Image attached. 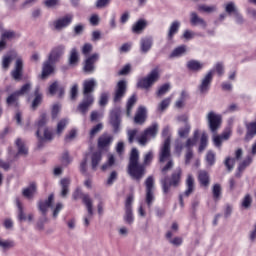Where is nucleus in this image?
<instances>
[{
	"label": "nucleus",
	"instance_id": "obj_1",
	"mask_svg": "<svg viewBox=\"0 0 256 256\" xmlns=\"http://www.w3.org/2000/svg\"><path fill=\"white\" fill-rule=\"evenodd\" d=\"M153 151H148L144 155L143 164L139 163V150L137 148H133L130 153L129 164H128V173L132 179H136V181H140L143 179V175H145V168L149 167L153 162Z\"/></svg>",
	"mask_w": 256,
	"mask_h": 256
},
{
	"label": "nucleus",
	"instance_id": "obj_2",
	"mask_svg": "<svg viewBox=\"0 0 256 256\" xmlns=\"http://www.w3.org/2000/svg\"><path fill=\"white\" fill-rule=\"evenodd\" d=\"M65 53V46L60 45L53 48L48 55V59L43 63L41 79H47L53 71H55V63L61 59V56Z\"/></svg>",
	"mask_w": 256,
	"mask_h": 256
},
{
	"label": "nucleus",
	"instance_id": "obj_3",
	"mask_svg": "<svg viewBox=\"0 0 256 256\" xmlns=\"http://www.w3.org/2000/svg\"><path fill=\"white\" fill-rule=\"evenodd\" d=\"M65 53V46L60 45L53 48L48 55V59L43 63L41 79H47L53 71H55V63L61 59V56Z\"/></svg>",
	"mask_w": 256,
	"mask_h": 256
},
{
	"label": "nucleus",
	"instance_id": "obj_4",
	"mask_svg": "<svg viewBox=\"0 0 256 256\" xmlns=\"http://www.w3.org/2000/svg\"><path fill=\"white\" fill-rule=\"evenodd\" d=\"M215 71L219 75V77L223 76L225 73V67L223 66V63H216L214 69L209 70L204 75V77H202L198 86L201 95H207V93H209V89H211V83H213V75H215Z\"/></svg>",
	"mask_w": 256,
	"mask_h": 256
},
{
	"label": "nucleus",
	"instance_id": "obj_5",
	"mask_svg": "<svg viewBox=\"0 0 256 256\" xmlns=\"http://www.w3.org/2000/svg\"><path fill=\"white\" fill-rule=\"evenodd\" d=\"M168 161L167 164L162 168V173H167L170 169H173V159H171V138L167 137L164 140L159 152V162L165 163Z\"/></svg>",
	"mask_w": 256,
	"mask_h": 256
},
{
	"label": "nucleus",
	"instance_id": "obj_6",
	"mask_svg": "<svg viewBox=\"0 0 256 256\" xmlns=\"http://www.w3.org/2000/svg\"><path fill=\"white\" fill-rule=\"evenodd\" d=\"M183 176V170L181 167L176 168L170 177H165L160 180L162 185V191L165 195L169 193L171 187L177 188L181 185V177Z\"/></svg>",
	"mask_w": 256,
	"mask_h": 256
},
{
	"label": "nucleus",
	"instance_id": "obj_7",
	"mask_svg": "<svg viewBox=\"0 0 256 256\" xmlns=\"http://www.w3.org/2000/svg\"><path fill=\"white\" fill-rule=\"evenodd\" d=\"M159 132V124L154 122L150 127H148L144 132L137 138L139 145L145 147L147 142L149 141V137L155 138L157 137V133Z\"/></svg>",
	"mask_w": 256,
	"mask_h": 256
},
{
	"label": "nucleus",
	"instance_id": "obj_8",
	"mask_svg": "<svg viewBox=\"0 0 256 256\" xmlns=\"http://www.w3.org/2000/svg\"><path fill=\"white\" fill-rule=\"evenodd\" d=\"M156 81H159V70L153 69L147 77L140 79L137 83V87L140 89H149Z\"/></svg>",
	"mask_w": 256,
	"mask_h": 256
},
{
	"label": "nucleus",
	"instance_id": "obj_9",
	"mask_svg": "<svg viewBox=\"0 0 256 256\" xmlns=\"http://www.w3.org/2000/svg\"><path fill=\"white\" fill-rule=\"evenodd\" d=\"M146 186V204L148 207L153 205L155 201V178L153 176H148L145 181Z\"/></svg>",
	"mask_w": 256,
	"mask_h": 256
},
{
	"label": "nucleus",
	"instance_id": "obj_10",
	"mask_svg": "<svg viewBox=\"0 0 256 256\" xmlns=\"http://www.w3.org/2000/svg\"><path fill=\"white\" fill-rule=\"evenodd\" d=\"M195 191V178L193 175L188 174L186 178V190L183 194L179 195V203L181 207H185V202H183V197H189Z\"/></svg>",
	"mask_w": 256,
	"mask_h": 256
},
{
	"label": "nucleus",
	"instance_id": "obj_11",
	"mask_svg": "<svg viewBox=\"0 0 256 256\" xmlns=\"http://www.w3.org/2000/svg\"><path fill=\"white\" fill-rule=\"evenodd\" d=\"M207 121L209 125V129L212 133H217L219 127H221L222 118L221 115L215 113L214 111H210L207 114Z\"/></svg>",
	"mask_w": 256,
	"mask_h": 256
},
{
	"label": "nucleus",
	"instance_id": "obj_12",
	"mask_svg": "<svg viewBox=\"0 0 256 256\" xmlns=\"http://www.w3.org/2000/svg\"><path fill=\"white\" fill-rule=\"evenodd\" d=\"M82 203H84L88 213L86 216H84V225L85 227H89V220L93 219V199H91L89 194H84L82 197Z\"/></svg>",
	"mask_w": 256,
	"mask_h": 256
},
{
	"label": "nucleus",
	"instance_id": "obj_13",
	"mask_svg": "<svg viewBox=\"0 0 256 256\" xmlns=\"http://www.w3.org/2000/svg\"><path fill=\"white\" fill-rule=\"evenodd\" d=\"M133 195H129L125 202V214H124V221L128 225H133L135 221V217L133 216Z\"/></svg>",
	"mask_w": 256,
	"mask_h": 256
},
{
	"label": "nucleus",
	"instance_id": "obj_14",
	"mask_svg": "<svg viewBox=\"0 0 256 256\" xmlns=\"http://www.w3.org/2000/svg\"><path fill=\"white\" fill-rule=\"evenodd\" d=\"M127 93V81L120 80L117 85L114 92V103H121V100L125 97V94Z\"/></svg>",
	"mask_w": 256,
	"mask_h": 256
},
{
	"label": "nucleus",
	"instance_id": "obj_15",
	"mask_svg": "<svg viewBox=\"0 0 256 256\" xmlns=\"http://www.w3.org/2000/svg\"><path fill=\"white\" fill-rule=\"evenodd\" d=\"M110 124L114 133H119L121 127V108H115L110 112Z\"/></svg>",
	"mask_w": 256,
	"mask_h": 256
},
{
	"label": "nucleus",
	"instance_id": "obj_16",
	"mask_svg": "<svg viewBox=\"0 0 256 256\" xmlns=\"http://www.w3.org/2000/svg\"><path fill=\"white\" fill-rule=\"evenodd\" d=\"M97 61H99L98 53H94L91 56H89L84 62V73H95V63H97Z\"/></svg>",
	"mask_w": 256,
	"mask_h": 256
},
{
	"label": "nucleus",
	"instance_id": "obj_17",
	"mask_svg": "<svg viewBox=\"0 0 256 256\" xmlns=\"http://www.w3.org/2000/svg\"><path fill=\"white\" fill-rule=\"evenodd\" d=\"M11 77L14 81H21L23 77V59L17 58L14 64V69L11 71Z\"/></svg>",
	"mask_w": 256,
	"mask_h": 256
},
{
	"label": "nucleus",
	"instance_id": "obj_18",
	"mask_svg": "<svg viewBox=\"0 0 256 256\" xmlns=\"http://www.w3.org/2000/svg\"><path fill=\"white\" fill-rule=\"evenodd\" d=\"M95 103V98L93 96H84L82 102L78 105L77 109L81 115H87L89 107Z\"/></svg>",
	"mask_w": 256,
	"mask_h": 256
},
{
	"label": "nucleus",
	"instance_id": "obj_19",
	"mask_svg": "<svg viewBox=\"0 0 256 256\" xmlns=\"http://www.w3.org/2000/svg\"><path fill=\"white\" fill-rule=\"evenodd\" d=\"M70 23H73V15L68 14L54 21L53 26L56 31H61L62 29H65V27H69Z\"/></svg>",
	"mask_w": 256,
	"mask_h": 256
},
{
	"label": "nucleus",
	"instance_id": "obj_20",
	"mask_svg": "<svg viewBox=\"0 0 256 256\" xmlns=\"http://www.w3.org/2000/svg\"><path fill=\"white\" fill-rule=\"evenodd\" d=\"M243 157V149L238 148L235 151V158L227 157L224 165L227 167L228 171H233V167H235L236 161H241V158Z\"/></svg>",
	"mask_w": 256,
	"mask_h": 256
},
{
	"label": "nucleus",
	"instance_id": "obj_21",
	"mask_svg": "<svg viewBox=\"0 0 256 256\" xmlns=\"http://www.w3.org/2000/svg\"><path fill=\"white\" fill-rule=\"evenodd\" d=\"M14 59H17L16 51L11 50L7 54H5L2 57V69H4V71H8L9 67H11V63H13Z\"/></svg>",
	"mask_w": 256,
	"mask_h": 256
},
{
	"label": "nucleus",
	"instance_id": "obj_22",
	"mask_svg": "<svg viewBox=\"0 0 256 256\" xmlns=\"http://www.w3.org/2000/svg\"><path fill=\"white\" fill-rule=\"evenodd\" d=\"M190 23L193 27H201L202 29H207V22L196 12L190 13Z\"/></svg>",
	"mask_w": 256,
	"mask_h": 256
},
{
	"label": "nucleus",
	"instance_id": "obj_23",
	"mask_svg": "<svg viewBox=\"0 0 256 256\" xmlns=\"http://www.w3.org/2000/svg\"><path fill=\"white\" fill-rule=\"evenodd\" d=\"M97 86V81H95V79H89V80H85L83 83V95L84 97L89 96V97H93V95L91 93H93V91H95V87Z\"/></svg>",
	"mask_w": 256,
	"mask_h": 256
},
{
	"label": "nucleus",
	"instance_id": "obj_24",
	"mask_svg": "<svg viewBox=\"0 0 256 256\" xmlns=\"http://www.w3.org/2000/svg\"><path fill=\"white\" fill-rule=\"evenodd\" d=\"M153 48L152 36L142 37L140 39V52L146 55V53Z\"/></svg>",
	"mask_w": 256,
	"mask_h": 256
},
{
	"label": "nucleus",
	"instance_id": "obj_25",
	"mask_svg": "<svg viewBox=\"0 0 256 256\" xmlns=\"http://www.w3.org/2000/svg\"><path fill=\"white\" fill-rule=\"evenodd\" d=\"M54 199H55V196L53 194H50L48 196L47 200L38 202V209L44 217H45V215H47V211H48L49 207H51V205H53Z\"/></svg>",
	"mask_w": 256,
	"mask_h": 256
},
{
	"label": "nucleus",
	"instance_id": "obj_26",
	"mask_svg": "<svg viewBox=\"0 0 256 256\" xmlns=\"http://www.w3.org/2000/svg\"><path fill=\"white\" fill-rule=\"evenodd\" d=\"M145 119H147V108H145V106H139L134 117V123L137 125H143V123H145Z\"/></svg>",
	"mask_w": 256,
	"mask_h": 256
},
{
	"label": "nucleus",
	"instance_id": "obj_27",
	"mask_svg": "<svg viewBox=\"0 0 256 256\" xmlns=\"http://www.w3.org/2000/svg\"><path fill=\"white\" fill-rule=\"evenodd\" d=\"M113 143V135L109 133H104L98 138V147L99 149H105Z\"/></svg>",
	"mask_w": 256,
	"mask_h": 256
},
{
	"label": "nucleus",
	"instance_id": "obj_28",
	"mask_svg": "<svg viewBox=\"0 0 256 256\" xmlns=\"http://www.w3.org/2000/svg\"><path fill=\"white\" fill-rule=\"evenodd\" d=\"M181 28V22L175 20L171 23L168 33H167V40L168 41H173V38L177 33H179V29Z\"/></svg>",
	"mask_w": 256,
	"mask_h": 256
},
{
	"label": "nucleus",
	"instance_id": "obj_29",
	"mask_svg": "<svg viewBox=\"0 0 256 256\" xmlns=\"http://www.w3.org/2000/svg\"><path fill=\"white\" fill-rule=\"evenodd\" d=\"M37 193V184L32 182L27 188H24L22 191L23 197L26 199H33Z\"/></svg>",
	"mask_w": 256,
	"mask_h": 256
},
{
	"label": "nucleus",
	"instance_id": "obj_30",
	"mask_svg": "<svg viewBox=\"0 0 256 256\" xmlns=\"http://www.w3.org/2000/svg\"><path fill=\"white\" fill-rule=\"evenodd\" d=\"M71 185V180L69 178H63L60 180V196L63 199L67 198V195H69V186Z\"/></svg>",
	"mask_w": 256,
	"mask_h": 256
},
{
	"label": "nucleus",
	"instance_id": "obj_31",
	"mask_svg": "<svg viewBox=\"0 0 256 256\" xmlns=\"http://www.w3.org/2000/svg\"><path fill=\"white\" fill-rule=\"evenodd\" d=\"M253 163V157L247 156L238 166V171L236 172V177H241V172L245 171L250 164Z\"/></svg>",
	"mask_w": 256,
	"mask_h": 256
},
{
	"label": "nucleus",
	"instance_id": "obj_32",
	"mask_svg": "<svg viewBox=\"0 0 256 256\" xmlns=\"http://www.w3.org/2000/svg\"><path fill=\"white\" fill-rule=\"evenodd\" d=\"M247 133L245 136V141H251L256 135V122H251L246 124Z\"/></svg>",
	"mask_w": 256,
	"mask_h": 256
},
{
	"label": "nucleus",
	"instance_id": "obj_33",
	"mask_svg": "<svg viewBox=\"0 0 256 256\" xmlns=\"http://www.w3.org/2000/svg\"><path fill=\"white\" fill-rule=\"evenodd\" d=\"M47 121H49V118L47 117L46 113H42L40 115V118L37 122V127L38 130L36 131V136L39 137V134L41 133V131H43V129H45V125H47Z\"/></svg>",
	"mask_w": 256,
	"mask_h": 256
},
{
	"label": "nucleus",
	"instance_id": "obj_34",
	"mask_svg": "<svg viewBox=\"0 0 256 256\" xmlns=\"http://www.w3.org/2000/svg\"><path fill=\"white\" fill-rule=\"evenodd\" d=\"M145 27H147V21H145L144 19H140L133 24L132 33H136L137 35H139L144 31Z\"/></svg>",
	"mask_w": 256,
	"mask_h": 256
},
{
	"label": "nucleus",
	"instance_id": "obj_35",
	"mask_svg": "<svg viewBox=\"0 0 256 256\" xmlns=\"http://www.w3.org/2000/svg\"><path fill=\"white\" fill-rule=\"evenodd\" d=\"M187 69L189 71H201L204 67L203 63H201L199 60H189L186 64Z\"/></svg>",
	"mask_w": 256,
	"mask_h": 256
},
{
	"label": "nucleus",
	"instance_id": "obj_36",
	"mask_svg": "<svg viewBox=\"0 0 256 256\" xmlns=\"http://www.w3.org/2000/svg\"><path fill=\"white\" fill-rule=\"evenodd\" d=\"M187 53V45H180L176 47L170 54L171 59H175L177 57H183Z\"/></svg>",
	"mask_w": 256,
	"mask_h": 256
},
{
	"label": "nucleus",
	"instance_id": "obj_37",
	"mask_svg": "<svg viewBox=\"0 0 256 256\" xmlns=\"http://www.w3.org/2000/svg\"><path fill=\"white\" fill-rule=\"evenodd\" d=\"M39 147H41V144L43 141H53V132L49 130V128L43 129V136H41V132L39 133Z\"/></svg>",
	"mask_w": 256,
	"mask_h": 256
},
{
	"label": "nucleus",
	"instance_id": "obj_38",
	"mask_svg": "<svg viewBox=\"0 0 256 256\" xmlns=\"http://www.w3.org/2000/svg\"><path fill=\"white\" fill-rule=\"evenodd\" d=\"M101 159H103V155L101 152H94L91 156V163H92V169L93 171H97V167L99 163H101Z\"/></svg>",
	"mask_w": 256,
	"mask_h": 256
},
{
	"label": "nucleus",
	"instance_id": "obj_39",
	"mask_svg": "<svg viewBox=\"0 0 256 256\" xmlns=\"http://www.w3.org/2000/svg\"><path fill=\"white\" fill-rule=\"evenodd\" d=\"M135 103H137V95L133 94L127 101L126 104V115L127 117H131V111H133V107H135Z\"/></svg>",
	"mask_w": 256,
	"mask_h": 256
},
{
	"label": "nucleus",
	"instance_id": "obj_40",
	"mask_svg": "<svg viewBox=\"0 0 256 256\" xmlns=\"http://www.w3.org/2000/svg\"><path fill=\"white\" fill-rule=\"evenodd\" d=\"M15 203L18 209L19 221H27V216L25 215V210L23 209V203H21V200H19V198H16Z\"/></svg>",
	"mask_w": 256,
	"mask_h": 256
},
{
	"label": "nucleus",
	"instance_id": "obj_41",
	"mask_svg": "<svg viewBox=\"0 0 256 256\" xmlns=\"http://www.w3.org/2000/svg\"><path fill=\"white\" fill-rule=\"evenodd\" d=\"M197 141H199V130H195L193 137L187 139L185 143L186 149L189 150L191 147H194V145H197Z\"/></svg>",
	"mask_w": 256,
	"mask_h": 256
},
{
	"label": "nucleus",
	"instance_id": "obj_42",
	"mask_svg": "<svg viewBox=\"0 0 256 256\" xmlns=\"http://www.w3.org/2000/svg\"><path fill=\"white\" fill-rule=\"evenodd\" d=\"M34 95L35 98L32 102V109H37V107L41 105V101L43 100V95L39 93V86L35 88Z\"/></svg>",
	"mask_w": 256,
	"mask_h": 256
},
{
	"label": "nucleus",
	"instance_id": "obj_43",
	"mask_svg": "<svg viewBox=\"0 0 256 256\" xmlns=\"http://www.w3.org/2000/svg\"><path fill=\"white\" fill-rule=\"evenodd\" d=\"M198 180L200 181V185H203V187H209V173L206 171L199 172Z\"/></svg>",
	"mask_w": 256,
	"mask_h": 256
},
{
	"label": "nucleus",
	"instance_id": "obj_44",
	"mask_svg": "<svg viewBox=\"0 0 256 256\" xmlns=\"http://www.w3.org/2000/svg\"><path fill=\"white\" fill-rule=\"evenodd\" d=\"M189 133H191V125H189V123H186L184 127H181L178 130V135L182 139H186V137H189Z\"/></svg>",
	"mask_w": 256,
	"mask_h": 256
},
{
	"label": "nucleus",
	"instance_id": "obj_45",
	"mask_svg": "<svg viewBox=\"0 0 256 256\" xmlns=\"http://www.w3.org/2000/svg\"><path fill=\"white\" fill-rule=\"evenodd\" d=\"M15 144L18 148V155H27V153H29V150H27V147H25V143H23L21 138H18Z\"/></svg>",
	"mask_w": 256,
	"mask_h": 256
},
{
	"label": "nucleus",
	"instance_id": "obj_46",
	"mask_svg": "<svg viewBox=\"0 0 256 256\" xmlns=\"http://www.w3.org/2000/svg\"><path fill=\"white\" fill-rule=\"evenodd\" d=\"M79 63V52H77V48H72L69 57V65H77Z\"/></svg>",
	"mask_w": 256,
	"mask_h": 256
},
{
	"label": "nucleus",
	"instance_id": "obj_47",
	"mask_svg": "<svg viewBox=\"0 0 256 256\" xmlns=\"http://www.w3.org/2000/svg\"><path fill=\"white\" fill-rule=\"evenodd\" d=\"M67 125H69V119L67 118L61 119L57 124V129H56L57 135H61L63 131H65V127H67Z\"/></svg>",
	"mask_w": 256,
	"mask_h": 256
},
{
	"label": "nucleus",
	"instance_id": "obj_48",
	"mask_svg": "<svg viewBox=\"0 0 256 256\" xmlns=\"http://www.w3.org/2000/svg\"><path fill=\"white\" fill-rule=\"evenodd\" d=\"M198 11L200 13H215L217 11V6H207L205 4L198 5Z\"/></svg>",
	"mask_w": 256,
	"mask_h": 256
},
{
	"label": "nucleus",
	"instance_id": "obj_49",
	"mask_svg": "<svg viewBox=\"0 0 256 256\" xmlns=\"http://www.w3.org/2000/svg\"><path fill=\"white\" fill-rule=\"evenodd\" d=\"M221 184H214L212 187V195L214 201H219L221 199Z\"/></svg>",
	"mask_w": 256,
	"mask_h": 256
},
{
	"label": "nucleus",
	"instance_id": "obj_50",
	"mask_svg": "<svg viewBox=\"0 0 256 256\" xmlns=\"http://www.w3.org/2000/svg\"><path fill=\"white\" fill-rule=\"evenodd\" d=\"M225 12L228 13V15H235L239 12L237 9V6L235 5V2H229L225 5Z\"/></svg>",
	"mask_w": 256,
	"mask_h": 256
},
{
	"label": "nucleus",
	"instance_id": "obj_51",
	"mask_svg": "<svg viewBox=\"0 0 256 256\" xmlns=\"http://www.w3.org/2000/svg\"><path fill=\"white\" fill-rule=\"evenodd\" d=\"M207 141H208V136L207 133H202L201 139H200V145L198 148L199 153H203L205 149H207Z\"/></svg>",
	"mask_w": 256,
	"mask_h": 256
},
{
	"label": "nucleus",
	"instance_id": "obj_52",
	"mask_svg": "<svg viewBox=\"0 0 256 256\" xmlns=\"http://www.w3.org/2000/svg\"><path fill=\"white\" fill-rule=\"evenodd\" d=\"M0 247H2L4 251H7V249H13V247H15V241L0 239Z\"/></svg>",
	"mask_w": 256,
	"mask_h": 256
},
{
	"label": "nucleus",
	"instance_id": "obj_53",
	"mask_svg": "<svg viewBox=\"0 0 256 256\" xmlns=\"http://www.w3.org/2000/svg\"><path fill=\"white\" fill-rule=\"evenodd\" d=\"M33 87V84H31V82H27L26 84H24L20 90H17L16 92L18 93V95H27L29 93V91H31V88Z\"/></svg>",
	"mask_w": 256,
	"mask_h": 256
},
{
	"label": "nucleus",
	"instance_id": "obj_54",
	"mask_svg": "<svg viewBox=\"0 0 256 256\" xmlns=\"http://www.w3.org/2000/svg\"><path fill=\"white\" fill-rule=\"evenodd\" d=\"M252 203H253V198H251V195L246 194L242 199L241 207H243V209H249Z\"/></svg>",
	"mask_w": 256,
	"mask_h": 256
},
{
	"label": "nucleus",
	"instance_id": "obj_55",
	"mask_svg": "<svg viewBox=\"0 0 256 256\" xmlns=\"http://www.w3.org/2000/svg\"><path fill=\"white\" fill-rule=\"evenodd\" d=\"M15 37H17V34L13 30H6L1 35V38L4 39V41H11V39H15Z\"/></svg>",
	"mask_w": 256,
	"mask_h": 256
},
{
	"label": "nucleus",
	"instance_id": "obj_56",
	"mask_svg": "<svg viewBox=\"0 0 256 256\" xmlns=\"http://www.w3.org/2000/svg\"><path fill=\"white\" fill-rule=\"evenodd\" d=\"M19 97L20 95L17 91L13 92L6 99L7 105H13V103H17V101H19Z\"/></svg>",
	"mask_w": 256,
	"mask_h": 256
},
{
	"label": "nucleus",
	"instance_id": "obj_57",
	"mask_svg": "<svg viewBox=\"0 0 256 256\" xmlns=\"http://www.w3.org/2000/svg\"><path fill=\"white\" fill-rule=\"evenodd\" d=\"M169 105H171V97L165 98L159 103L158 111H161V112L165 111V109H167Z\"/></svg>",
	"mask_w": 256,
	"mask_h": 256
},
{
	"label": "nucleus",
	"instance_id": "obj_58",
	"mask_svg": "<svg viewBox=\"0 0 256 256\" xmlns=\"http://www.w3.org/2000/svg\"><path fill=\"white\" fill-rule=\"evenodd\" d=\"M169 89H171V86L169 84H164L160 86L156 93L157 97H163V95H166L167 93H169Z\"/></svg>",
	"mask_w": 256,
	"mask_h": 256
},
{
	"label": "nucleus",
	"instance_id": "obj_59",
	"mask_svg": "<svg viewBox=\"0 0 256 256\" xmlns=\"http://www.w3.org/2000/svg\"><path fill=\"white\" fill-rule=\"evenodd\" d=\"M113 165H115V156L109 155L108 163L102 165V171H107V169H109V167H113Z\"/></svg>",
	"mask_w": 256,
	"mask_h": 256
},
{
	"label": "nucleus",
	"instance_id": "obj_60",
	"mask_svg": "<svg viewBox=\"0 0 256 256\" xmlns=\"http://www.w3.org/2000/svg\"><path fill=\"white\" fill-rule=\"evenodd\" d=\"M206 162L210 167H212V165H215V153H213V151L207 152Z\"/></svg>",
	"mask_w": 256,
	"mask_h": 256
},
{
	"label": "nucleus",
	"instance_id": "obj_61",
	"mask_svg": "<svg viewBox=\"0 0 256 256\" xmlns=\"http://www.w3.org/2000/svg\"><path fill=\"white\" fill-rule=\"evenodd\" d=\"M95 199H99L98 205H97V209H98V214L99 215H103V207H104V203L103 200L101 199V195L99 193L94 194Z\"/></svg>",
	"mask_w": 256,
	"mask_h": 256
},
{
	"label": "nucleus",
	"instance_id": "obj_62",
	"mask_svg": "<svg viewBox=\"0 0 256 256\" xmlns=\"http://www.w3.org/2000/svg\"><path fill=\"white\" fill-rule=\"evenodd\" d=\"M102 130H103V124L102 123H98L96 126H94L90 131L91 139H93L95 137V135H97V133H99V131H102Z\"/></svg>",
	"mask_w": 256,
	"mask_h": 256
},
{
	"label": "nucleus",
	"instance_id": "obj_63",
	"mask_svg": "<svg viewBox=\"0 0 256 256\" xmlns=\"http://www.w3.org/2000/svg\"><path fill=\"white\" fill-rule=\"evenodd\" d=\"M87 156L83 158V160L80 163V173H82V175H85V177H87Z\"/></svg>",
	"mask_w": 256,
	"mask_h": 256
},
{
	"label": "nucleus",
	"instance_id": "obj_64",
	"mask_svg": "<svg viewBox=\"0 0 256 256\" xmlns=\"http://www.w3.org/2000/svg\"><path fill=\"white\" fill-rule=\"evenodd\" d=\"M137 133H138L137 129L127 131L128 143H133V141H135V137H137Z\"/></svg>",
	"mask_w": 256,
	"mask_h": 256
}]
</instances>
